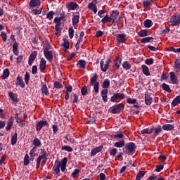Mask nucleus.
<instances>
[{
  "label": "nucleus",
  "mask_w": 180,
  "mask_h": 180,
  "mask_svg": "<svg viewBox=\"0 0 180 180\" xmlns=\"http://www.w3.org/2000/svg\"><path fill=\"white\" fill-rule=\"evenodd\" d=\"M68 161V158H64L60 161H56L55 165L53 167V174L54 175H58L60 174V167L62 172H64L65 169H67V162Z\"/></svg>",
  "instance_id": "nucleus-1"
},
{
  "label": "nucleus",
  "mask_w": 180,
  "mask_h": 180,
  "mask_svg": "<svg viewBox=\"0 0 180 180\" xmlns=\"http://www.w3.org/2000/svg\"><path fill=\"white\" fill-rule=\"evenodd\" d=\"M98 81V75L94 74L90 80V85L94 86V89L96 94L99 92V82Z\"/></svg>",
  "instance_id": "nucleus-2"
},
{
  "label": "nucleus",
  "mask_w": 180,
  "mask_h": 180,
  "mask_svg": "<svg viewBox=\"0 0 180 180\" xmlns=\"http://www.w3.org/2000/svg\"><path fill=\"white\" fill-rule=\"evenodd\" d=\"M47 152L42 150V155H39L37 160V169H39L41 160H43V162L45 164L46 161H47Z\"/></svg>",
  "instance_id": "nucleus-3"
},
{
  "label": "nucleus",
  "mask_w": 180,
  "mask_h": 180,
  "mask_svg": "<svg viewBox=\"0 0 180 180\" xmlns=\"http://www.w3.org/2000/svg\"><path fill=\"white\" fill-rule=\"evenodd\" d=\"M172 26H178L180 24V15L174 14L170 19Z\"/></svg>",
  "instance_id": "nucleus-4"
},
{
  "label": "nucleus",
  "mask_w": 180,
  "mask_h": 180,
  "mask_svg": "<svg viewBox=\"0 0 180 180\" xmlns=\"http://www.w3.org/2000/svg\"><path fill=\"white\" fill-rule=\"evenodd\" d=\"M109 63H110V59H108L105 64V62L103 60H101L100 62V65H101V70L103 72H106L108 71V68H109Z\"/></svg>",
  "instance_id": "nucleus-5"
},
{
  "label": "nucleus",
  "mask_w": 180,
  "mask_h": 180,
  "mask_svg": "<svg viewBox=\"0 0 180 180\" xmlns=\"http://www.w3.org/2000/svg\"><path fill=\"white\" fill-rule=\"evenodd\" d=\"M124 105L122 103L115 105L113 106L112 110V113L116 114V113H120L122 109H124Z\"/></svg>",
  "instance_id": "nucleus-6"
},
{
  "label": "nucleus",
  "mask_w": 180,
  "mask_h": 180,
  "mask_svg": "<svg viewBox=\"0 0 180 180\" xmlns=\"http://www.w3.org/2000/svg\"><path fill=\"white\" fill-rule=\"evenodd\" d=\"M44 54L48 61L50 63L53 61V51H49V49H46L44 50Z\"/></svg>",
  "instance_id": "nucleus-7"
},
{
  "label": "nucleus",
  "mask_w": 180,
  "mask_h": 180,
  "mask_svg": "<svg viewBox=\"0 0 180 180\" xmlns=\"http://www.w3.org/2000/svg\"><path fill=\"white\" fill-rule=\"evenodd\" d=\"M96 4H98V1L96 0H94L88 6L89 9H91V11H93L94 13H95V14H96L98 13V8H96Z\"/></svg>",
  "instance_id": "nucleus-8"
},
{
  "label": "nucleus",
  "mask_w": 180,
  "mask_h": 180,
  "mask_svg": "<svg viewBox=\"0 0 180 180\" xmlns=\"http://www.w3.org/2000/svg\"><path fill=\"white\" fill-rule=\"evenodd\" d=\"M127 148L129 150V154H134V152L136 151V144L134 143H129L126 146Z\"/></svg>",
  "instance_id": "nucleus-9"
},
{
  "label": "nucleus",
  "mask_w": 180,
  "mask_h": 180,
  "mask_svg": "<svg viewBox=\"0 0 180 180\" xmlns=\"http://www.w3.org/2000/svg\"><path fill=\"white\" fill-rule=\"evenodd\" d=\"M72 22L73 26L78 25L79 22V13H75L72 15Z\"/></svg>",
  "instance_id": "nucleus-10"
},
{
  "label": "nucleus",
  "mask_w": 180,
  "mask_h": 180,
  "mask_svg": "<svg viewBox=\"0 0 180 180\" xmlns=\"http://www.w3.org/2000/svg\"><path fill=\"white\" fill-rule=\"evenodd\" d=\"M43 126H49V122L47 121L41 120L37 124V131H40L43 128Z\"/></svg>",
  "instance_id": "nucleus-11"
},
{
  "label": "nucleus",
  "mask_w": 180,
  "mask_h": 180,
  "mask_svg": "<svg viewBox=\"0 0 180 180\" xmlns=\"http://www.w3.org/2000/svg\"><path fill=\"white\" fill-rule=\"evenodd\" d=\"M8 97L11 99V101L15 102V103H18V102H19L17 94H15L12 91H8Z\"/></svg>",
  "instance_id": "nucleus-12"
},
{
  "label": "nucleus",
  "mask_w": 180,
  "mask_h": 180,
  "mask_svg": "<svg viewBox=\"0 0 180 180\" xmlns=\"http://www.w3.org/2000/svg\"><path fill=\"white\" fill-rule=\"evenodd\" d=\"M40 0H31L30 2V7L31 9H33V8H36L37 6H40Z\"/></svg>",
  "instance_id": "nucleus-13"
},
{
  "label": "nucleus",
  "mask_w": 180,
  "mask_h": 180,
  "mask_svg": "<svg viewBox=\"0 0 180 180\" xmlns=\"http://www.w3.org/2000/svg\"><path fill=\"white\" fill-rule=\"evenodd\" d=\"M47 64V62L46 61V60L44 58H41L39 63V70L41 71V72H43V71H44V70H46V65Z\"/></svg>",
  "instance_id": "nucleus-14"
},
{
  "label": "nucleus",
  "mask_w": 180,
  "mask_h": 180,
  "mask_svg": "<svg viewBox=\"0 0 180 180\" xmlns=\"http://www.w3.org/2000/svg\"><path fill=\"white\" fill-rule=\"evenodd\" d=\"M170 79L172 81V84H173L174 85L178 84V77L175 75V72H170Z\"/></svg>",
  "instance_id": "nucleus-15"
},
{
  "label": "nucleus",
  "mask_w": 180,
  "mask_h": 180,
  "mask_svg": "<svg viewBox=\"0 0 180 180\" xmlns=\"http://www.w3.org/2000/svg\"><path fill=\"white\" fill-rule=\"evenodd\" d=\"M142 72L146 77H150V75H151V73L150 72V69L146 65H142Z\"/></svg>",
  "instance_id": "nucleus-16"
},
{
  "label": "nucleus",
  "mask_w": 180,
  "mask_h": 180,
  "mask_svg": "<svg viewBox=\"0 0 180 180\" xmlns=\"http://www.w3.org/2000/svg\"><path fill=\"white\" fill-rule=\"evenodd\" d=\"M14 119L13 117H11L7 122V126L6 127V130H7V131H9V130H11V129H12V127L13 126V122H14Z\"/></svg>",
  "instance_id": "nucleus-17"
},
{
  "label": "nucleus",
  "mask_w": 180,
  "mask_h": 180,
  "mask_svg": "<svg viewBox=\"0 0 180 180\" xmlns=\"http://www.w3.org/2000/svg\"><path fill=\"white\" fill-rule=\"evenodd\" d=\"M37 56V53L36 51H34L32 53V54L30 56L28 64L29 65H32L33 64V61L36 60V56Z\"/></svg>",
  "instance_id": "nucleus-18"
},
{
  "label": "nucleus",
  "mask_w": 180,
  "mask_h": 180,
  "mask_svg": "<svg viewBox=\"0 0 180 180\" xmlns=\"http://www.w3.org/2000/svg\"><path fill=\"white\" fill-rule=\"evenodd\" d=\"M32 144L33 146H34L33 148L37 149L38 147H41V141H40V139H39L38 138H35L33 140Z\"/></svg>",
  "instance_id": "nucleus-19"
},
{
  "label": "nucleus",
  "mask_w": 180,
  "mask_h": 180,
  "mask_svg": "<svg viewBox=\"0 0 180 180\" xmlns=\"http://www.w3.org/2000/svg\"><path fill=\"white\" fill-rule=\"evenodd\" d=\"M102 150V147L101 146H98L95 148L94 149H93L91 151V157H95V155H96L98 154V153H100V151Z\"/></svg>",
  "instance_id": "nucleus-20"
},
{
  "label": "nucleus",
  "mask_w": 180,
  "mask_h": 180,
  "mask_svg": "<svg viewBox=\"0 0 180 180\" xmlns=\"http://www.w3.org/2000/svg\"><path fill=\"white\" fill-rule=\"evenodd\" d=\"M118 43H124L126 35L124 34H119L117 37Z\"/></svg>",
  "instance_id": "nucleus-21"
},
{
  "label": "nucleus",
  "mask_w": 180,
  "mask_h": 180,
  "mask_svg": "<svg viewBox=\"0 0 180 180\" xmlns=\"http://www.w3.org/2000/svg\"><path fill=\"white\" fill-rule=\"evenodd\" d=\"M16 85H18L21 88H25V82H23V79H22V77L18 76Z\"/></svg>",
  "instance_id": "nucleus-22"
},
{
  "label": "nucleus",
  "mask_w": 180,
  "mask_h": 180,
  "mask_svg": "<svg viewBox=\"0 0 180 180\" xmlns=\"http://www.w3.org/2000/svg\"><path fill=\"white\" fill-rule=\"evenodd\" d=\"M154 131V129L153 128H146L141 131V134H151Z\"/></svg>",
  "instance_id": "nucleus-23"
},
{
  "label": "nucleus",
  "mask_w": 180,
  "mask_h": 180,
  "mask_svg": "<svg viewBox=\"0 0 180 180\" xmlns=\"http://www.w3.org/2000/svg\"><path fill=\"white\" fill-rule=\"evenodd\" d=\"M78 8V4L75 2H72L68 6V11H75Z\"/></svg>",
  "instance_id": "nucleus-24"
},
{
  "label": "nucleus",
  "mask_w": 180,
  "mask_h": 180,
  "mask_svg": "<svg viewBox=\"0 0 180 180\" xmlns=\"http://www.w3.org/2000/svg\"><path fill=\"white\" fill-rule=\"evenodd\" d=\"M108 89H103L101 91V96L103 98V102H108Z\"/></svg>",
  "instance_id": "nucleus-25"
},
{
  "label": "nucleus",
  "mask_w": 180,
  "mask_h": 180,
  "mask_svg": "<svg viewBox=\"0 0 180 180\" xmlns=\"http://www.w3.org/2000/svg\"><path fill=\"white\" fill-rule=\"evenodd\" d=\"M119 16V12H117V11H112V13H111V20H112V23H115V20H116V19H117Z\"/></svg>",
  "instance_id": "nucleus-26"
},
{
  "label": "nucleus",
  "mask_w": 180,
  "mask_h": 180,
  "mask_svg": "<svg viewBox=\"0 0 180 180\" xmlns=\"http://www.w3.org/2000/svg\"><path fill=\"white\" fill-rule=\"evenodd\" d=\"M77 67H79V68H82V70H84L85 65H86V62L85 61V60H79L77 62Z\"/></svg>",
  "instance_id": "nucleus-27"
},
{
  "label": "nucleus",
  "mask_w": 180,
  "mask_h": 180,
  "mask_svg": "<svg viewBox=\"0 0 180 180\" xmlns=\"http://www.w3.org/2000/svg\"><path fill=\"white\" fill-rule=\"evenodd\" d=\"M162 129L166 131H171V130H174V127L173 124H166L162 127Z\"/></svg>",
  "instance_id": "nucleus-28"
},
{
  "label": "nucleus",
  "mask_w": 180,
  "mask_h": 180,
  "mask_svg": "<svg viewBox=\"0 0 180 180\" xmlns=\"http://www.w3.org/2000/svg\"><path fill=\"white\" fill-rule=\"evenodd\" d=\"M16 122L18 123V124H19L20 127H25L26 126V124H27V123H29L26 120H22L20 118L18 121H16Z\"/></svg>",
  "instance_id": "nucleus-29"
},
{
  "label": "nucleus",
  "mask_w": 180,
  "mask_h": 180,
  "mask_svg": "<svg viewBox=\"0 0 180 180\" xmlns=\"http://www.w3.org/2000/svg\"><path fill=\"white\" fill-rule=\"evenodd\" d=\"M142 5H143V8H150V6H153V1H151V0L144 1L142 3Z\"/></svg>",
  "instance_id": "nucleus-30"
},
{
  "label": "nucleus",
  "mask_w": 180,
  "mask_h": 180,
  "mask_svg": "<svg viewBox=\"0 0 180 180\" xmlns=\"http://www.w3.org/2000/svg\"><path fill=\"white\" fill-rule=\"evenodd\" d=\"M60 15H61L60 17H59V18H56L54 19L55 23H56L58 25H60V22H61V20H64L65 18V15H64V13L60 14Z\"/></svg>",
  "instance_id": "nucleus-31"
},
{
  "label": "nucleus",
  "mask_w": 180,
  "mask_h": 180,
  "mask_svg": "<svg viewBox=\"0 0 180 180\" xmlns=\"http://www.w3.org/2000/svg\"><path fill=\"white\" fill-rule=\"evenodd\" d=\"M18 42H14L13 44V52L14 53V54H15V56L19 55V50L18 49Z\"/></svg>",
  "instance_id": "nucleus-32"
},
{
  "label": "nucleus",
  "mask_w": 180,
  "mask_h": 180,
  "mask_svg": "<svg viewBox=\"0 0 180 180\" xmlns=\"http://www.w3.org/2000/svg\"><path fill=\"white\" fill-rule=\"evenodd\" d=\"M153 102V98H151L148 94H145V103L146 105H150Z\"/></svg>",
  "instance_id": "nucleus-33"
},
{
  "label": "nucleus",
  "mask_w": 180,
  "mask_h": 180,
  "mask_svg": "<svg viewBox=\"0 0 180 180\" xmlns=\"http://www.w3.org/2000/svg\"><path fill=\"white\" fill-rule=\"evenodd\" d=\"M102 23H108L112 22V17L109 16V15H106L102 20Z\"/></svg>",
  "instance_id": "nucleus-34"
},
{
  "label": "nucleus",
  "mask_w": 180,
  "mask_h": 180,
  "mask_svg": "<svg viewBox=\"0 0 180 180\" xmlns=\"http://www.w3.org/2000/svg\"><path fill=\"white\" fill-rule=\"evenodd\" d=\"M18 142V133H15L13 136L11 137V145L15 146Z\"/></svg>",
  "instance_id": "nucleus-35"
},
{
  "label": "nucleus",
  "mask_w": 180,
  "mask_h": 180,
  "mask_svg": "<svg viewBox=\"0 0 180 180\" xmlns=\"http://www.w3.org/2000/svg\"><path fill=\"white\" fill-rule=\"evenodd\" d=\"M114 146L115 147H117V148H122V147H124V140L118 141V142H115L114 143Z\"/></svg>",
  "instance_id": "nucleus-36"
},
{
  "label": "nucleus",
  "mask_w": 180,
  "mask_h": 180,
  "mask_svg": "<svg viewBox=\"0 0 180 180\" xmlns=\"http://www.w3.org/2000/svg\"><path fill=\"white\" fill-rule=\"evenodd\" d=\"M41 94L42 95H46L49 96V90L47 89V85L44 84L41 88Z\"/></svg>",
  "instance_id": "nucleus-37"
},
{
  "label": "nucleus",
  "mask_w": 180,
  "mask_h": 180,
  "mask_svg": "<svg viewBox=\"0 0 180 180\" xmlns=\"http://www.w3.org/2000/svg\"><path fill=\"white\" fill-rule=\"evenodd\" d=\"M41 11H43L42 8H39L38 9H32L31 11V13L32 15H40L41 13Z\"/></svg>",
  "instance_id": "nucleus-38"
},
{
  "label": "nucleus",
  "mask_w": 180,
  "mask_h": 180,
  "mask_svg": "<svg viewBox=\"0 0 180 180\" xmlns=\"http://www.w3.org/2000/svg\"><path fill=\"white\" fill-rule=\"evenodd\" d=\"M145 27L150 28L153 26V21L151 20H146L143 22Z\"/></svg>",
  "instance_id": "nucleus-39"
},
{
  "label": "nucleus",
  "mask_w": 180,
  "mask_h": 180,
  "mask_svg": "<svg viewBox=\"0 0 180 180\" xmlns=\"http://www.w3.org/2000/svg\"><path fill=\"white\" fill-rule=\"evenodd\" d=\"M9 69H5L3 72V75H1L2 79H6V78H8L9 77Z\"/></svg>",
  "instance_id": "nucleus-40"
},
{
  "label": "nucleus",
  "mask_w": 180,
  "mask_h": 180,
  "mask_svg": "<svg viewBox=\"0 0 180 180\" xmlns=\"http://www.w3.org/2000/svg\"><path fill=\"white\" fill-rule=\"evenodd\" d=\"M62 46H63L66 50H68V49H70V41H68L67 39L64 38Z\"/></svg>",
  "instance_id": "nucleus-41"
},
{
  "label": "nucleus",
  "mask_w": 180,
  "mask_h": 180,
  "mask_svg": "<svg viewBox=\"0 0 180 180\" xmlns=\"http://www.w3.org/2000/svg\"><path fill=\"white\" fill-rule=\"evenodd\" d=\"M162 88L163 91H166V92L171 93V88H169V85H168L165 83H163L162 84Z\"/></svg>",
  "instance_id": "nucleus-42"
},
{
  "label": "nucleus",
  "mask_w": 180,
  "mask_h": 180,
  "mask_svg": "<svg viewBox=\"0 0 180 180\" xmlns=\"http://www.w3.org/2000/svg\"><path fill=\"white\" fill-rule=\"evenodd\" d=\"M122 67L124 68V70H130L131 68V65H130V63H129V62L125 61L122 64Z\"/></svg>",
  "instance_id": "nucleus-43"
},
{
  "label": "nucleus",
  "mask_w": 180,
  "mask_h": 180,
  "mask_svg": "<svg viewBox=\"0 0 180 180\" xmlns=\"http://www.w3.org/2000/svg\"><path fill=\"white\" fill-rule=\"evenodd\" d=\"M37 150V149H36V148H33L30 150V155L31 160H34V157H36L35 153H36V150Z\"/></svg>",
  "instance_id": "nucleus-44"
},
{
  "label": "nucleus",
  "mask_w": 180,
  "mask_h": 180,
  "mask_svg": "<svg viewBox=\"0 0 180 180\" xmlns=\"http://www.w3.org/2000/svg\"><path fill=\"white\" fill-rule=\"evenodd\" d=\"M180 103V98L179 96H176L172 101V105L173 106H176L177 105H179Z\"/></svg>",
  "instance_id": "nucleus-45"
},
{
  "label": "nucleus",
  "mask_w": 180,
  "mask_h": 180,
  "mask_svg": "<svg viewBox=\"0 0 180 180\" xmlns=\"http://www.w3.org/2000/svg\"><path fill=\"white\" fill-rule=\"evenodd\" d=\"M62 151H68V153H72V148L71 146H65L61 148Z\"/></svg>",
  "instance_id": "nucleus-46"
},
{
  "label": "nucleus",
  "mask_w": 180,
  "mask_h": 180,
  "mask_svg": "<svg viewBox=\"0 0 180 180\" xmlns=\"http://www.w3.org/2000/svg\"><path fill=\"white\" fill-rule=\"evenodd\" d=\"M153 37H145V38H143L141 39V43H150V41H151V40H153Z\"/></svg>",
  "instance_id": "nucleus-47"
},
{
  "label": "nucleus",
  "mask_w": 180,
  "mask_h": 180,
  "mask_svg": "<svg viewBox=\"0 0 180 180\" xmlns=\"http://www.w3.org/2000/svg\"><path fill=\"white\" fill-rule=\"evenodd\" d=\"M175 69L176 72H179V69H180V59H177L175 62Z\"/></svg>",
  "instance_id": "nucleus-48"
},
{
  "label": "nucleus",
  "mask_w": 180,
  "mask_h": 180,
  "mask_svg": "<svg viewBox=\"0 0 180 180\" xmlns=\"http://www.w3.org/2000/svg\"><path fill=\"white\" fill-rule=\"evenodd\" d=\"M138 34L140 37H146V36H147V30H142L138 33Z\"/></svg>",
  "instance_id": "nucleus-49"
},
{
  "label": "nucleus",
  "mask_w": 180,
  "mask_h": 180,
  "mask_svg": "<svg viewBox=\"0 0 180 180\" xmlns=\"http://www.w3.org/2000/svg\"><path fill=\"white\" fill-rule=\"evenodd\" d=\"M53 16H54V11H50L46 15V19L49 20H53Z\"/></svg>",
  "instance_id": "nucleus-50"
},
{
  "label": "nucleus",
  "mask_w": 180,
  "mask_h": 180,
  "mask_svg": "<svg viewBox=\"0 0 180 180\" xmlns=\"http://www.w3.org/2000/svg\"><path fill=\"white\" fill-rule=\"evenodd\" d=\"M30 162V160H29V155L26 154L24 158V165L25 166L29 165Z\"/></svg>",
  "instance_id": "nucleus-51"
},
{
  "label": "nucleus",
  "mask_w": 180,
  "mask_h": 180,
  "mask_svg": "<svg viewBox=\"0 0 180 180\" xmlns=\"http://www.w3.org/2000/svg\"><path fill=\"white\" fill-rule=\"evenodd\" d=\"M68 33L70 39H72L74 37V28L72 27L69 28Z\"/></svg>",
  "instance_id": "nucleus-52"
},
{
  "label": "nucleus",
  "mask_w": 180,
  "mask_h": 180,
  "mask_svg": "<svg viewBox=\"0 0 180 180\" xmlns=\"http://www.w3.org/2000/svg\"><path fill=\"white\" fill-rule=\"evenodd\" d=\"M143 176H144V172H139L136 176V180H141Z\"/></svg>",
  "instance_id": "nucleus-53"
},
{
  "label": "nucleus",
  "mask_w": 180,
  "mask_h": 180,
  "mask_svg": "<svg viewBox=\"0 0 180 180\" xmlns=\"http://www.w3.org/2000/svg\"><path fill=\"white\" fill-rule=\"evenodd\" d=\"M110 85V82L108 79H105L103 82V88H109Z\"/></svg>",
  "instance_id": "nucleus-54"
},
{
  "label": "nucleus",
  "mask_w": 180,
  "mask_h": 180,
  "mask_svg": "<svg viewBox=\"0 0 180 180\" xmlns=\"http://www.w3.org/2000/svg\"><path fill=\"white\" fill-rule=\"evenodd\" d=\"M81 92H82V95H83V96L87 95V94H88V87H86V86H84L82 89Z\"/></svg>",
  "instance_id": "nucleus-55"
},
{
  "label": "nucleus",
  "mask_w": 180,
  "mask_h": 180,
  "mask_svg": "<svg viewBox=\"0 0 180 180\" xmlns=\"http://www.w3.org/2000/svg\"><path fill=\"white\" fill-rule=\"evenodd\" d=\"M145 63L147 64V65H151L154 64V59L153 58L146 59L145 61Z\"/></svg>",
  "instance_id": "nucleus-56"
},
{
  "label": "nucleus",
  "mask_w": 180,
  "mask_h": 180,
  "mask_svg": "<svg viewBox=\"0 0 180 180\" xmlns=\"http://www.w3.org/2000/svg\"><path fill=\"white\" fill-rule=\"evenodd\" d=\"M127 102L131 105H134L137 103V99L127 98Z\"/></svg>",
  "instance_id": "nucleus-57"
},
{
  "label": "nucleus",
  "mask_w": 180,
  "mask_h": 180,
  "mask_svg": "<svg viewBox=\"0 0 180 180\" xmlns=\"http://www.w3.org/2000/svg\"><path fill=\"white\" fill-rule=\"evenodd\" d=\"M29 79H30V75L29 74V72H26L25 75V81L27 85V84H29Z\"/></svg>",
  "instance_id": "nucleus-58"
},
{
  "label": "nucleus",
  "mask_w": 180,
  "mask_h": 180,
  "mask_svg": "<svg viewBox=\"0 0 180 180\" xmlns=\"http://www.w3.org/2000/svg\"><path fill=\"white\" fill-rule=\"evenodd\" d=\"M55 29L56 36H60V33H61V29L60 28L59 25H56Z\"/></svg>",
  "instance_id": "nucleus-59"
},
{
  "label": "nucleus",
  "mask_w": 180,
  "mask_h": 180,
  "mask_svg": "<svg viewBox=\"0 0 180 180\" xmlns=\"http://www.w3.org/2000/svg\"><path fill=\"white\" fill-rule=\"evenodd\" d=\"M116 154H117V149H116V148H112L110 151V155H111V157H115V155H116Z\"/></svg>",
  "instance_id": "nucleus-60"
},
{
  "label": "nucleus",
  "mask_w": 180,
  "mask_h": 180,
  "mask_svg": "<svg viewBox=\"0 0 180 180\" xmlns=\"http://www.w3.org/2000/svg\"><path fill=\"white\" fill-rule=\"evenodd\" d=\"M115 96L117 97V99H124V94L117 93L115 94Z\"/></svg>",
  "instance_id": "nucleus-61"
},
{
  "label": "nucleus",
  "mask_w": 180,
  "mask_h": 180,
  "mask_svg": "<svg viewBox=\"0 0 180 180\" xmlns=\"http://www.w3.org/2000/svg\"><path fill=\"white\" fill-rule=\"evenodd\" d=\"M79 172H81V170H79V169H75V171L72 172V175L74 178H77V175H78V174H79Z\"/></svg>",
  "instance_id": "nucleus-62"
},
{
  "label": "nucleus",
  "mask_w": 180,
  "mask_h": 180,
  "mask_svg": "<svg viewBox=\"0 0 180 180\" xmlns=\"http://www.w3.org/2000/svg\"><path fill=\"white\" fill-rule=\"evenodd\" d=\"M121 61H122V59H120V56H118L117 58V61L115 63V67H117V68H119Z\"/></svg>",
  "instance_id": "nucleus-63"
},
{
  "label": "nucleus",
  "mask_w": 180,
  "mask_h": 180,
  "mask_svg": "<svg viewBox=\"0 0 180 180\" xmlns=\"http://www.w3.org/2000/svg\"><path fill=\"white\" fill-rule=\"evenodd\" d=\"M54 86H55V88H57L58 89L63 88V85L61 84V83H60L58 82H56L54 83Z\"/></svg>",
  "instance_id": "nucleus-64"
}]
</instances>
